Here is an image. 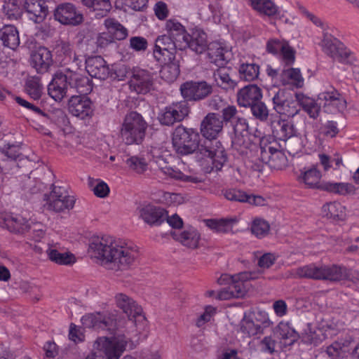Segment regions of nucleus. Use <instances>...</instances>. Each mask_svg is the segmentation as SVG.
Wrapping results in <instances>:
<instances>
[{"label":"nucleus","mask_w":359,"mask_h":359,"mask_svg":"<svg viewBox=\"0 0 359 359\" xmlns=\"http://www.w3.org/2000/svg\"><path fill=\"white\" fill-rule=\"evenodd\" d=\"M159 63L163 65L160 71L161 78L169 83L175 81L180 74V66L175 59Z\"/></svg>","instance_id":"c03bdc74"},{"label":"nucleus","mask_w":359,"mask_h":359,"mask_svg":"<svg viewBox=\"0 0 359 359\" xmlns=\"http://www.w3.org/2000/svg\"><path fill=\"white\" fill-rule=\"evenodd\" d=\"M258 276V274L256 273L246 271L233 276L228 274L222 275L219 279L220 283L222 281H226L229 286L228 289L221 290L218 294V297L221 299H229L244 297L248 290L246 282L250 280L256 279Z\"/></svg>","instance_id":"1a4fd4ad"},{"label":"nucleus","mask_w":359,"mask_h":359,"mask_svg":"<svg viewBox=\"0 0 359 359\" xmlns=\"http://www.w3.org/2000/svg\"><path fill=\"white\" fill-rule=\"evenodd\" d=\"M320 46L326 55L339 62L352 63L355 60L353 53L328 32H323Z\"/></svg>","instance_id":"9d476101"},{"label":"nucleus","mask_w":359,"mask_h":359,"mask_svg":"<svg viewBox=\"0 0 359 359\" xmlns=\"http://www.w3.org/2000/svg\"><path fill=\"white\" fill-rule=\"evenodd\" d=\"M338 328L327 320H322L317 326L309 324L302 333V341L314 346L323 341L326 338L335 335Z\"/></svg>","instance_id":"ddd939ff"},{"label":"nucleus","mask_w":359,"mask_h":359,"mask_svg":"<svg viewBox=\"0 0 359 359\" xmlns=\"http://www.w3.org/2000/svg\"><path fill=\"white\" fill-rule=\"evenodd\" d=\"M128 168L138 174L144 172L148 168V163L144 158L138 156H133L126 160Z\"/></svg>","instance_id":"5fc2aeb1"},{"label":"nucleus","mask_w":359,"mask_h":359,"mask_svg":"<svg viewBox=\"0 0 359 359\" xmlns=\"http://www.w3.org/2000/svg\"><path fill=\"white\" fill-rule=\"evenodd\" d=\"M91 186L93 187V191L94 194L98 198H105L110 193L108 184L100 179L91 180Z\"/></svg>","instance_id":"052dcab7"},{"label":"nucleus","mask_w":359,"mask_h":359,"mask_svg":"<svg viewBox=\"0 0 359 359\" xmlns=\"http://www.w3.org/2000/svg\"><path fill=\"white\" fill-rule=\"evenodd\" d=\"M0 39L4 46L15 50L20 45L19 32L13 25H7L1 29Z\"/></svg>","instance_id":"f704fd0d"},{"label":"nucleus","mask_w":359,"mask_h":359,"mask_svg":"<svg viewBox=\"0 0 359 359\" xmlns=\"http://www.w3.org/2000/svg\"><path fill=\"white\" fill-rule=\"evenodd\" d=\"M104 26L114 39L123 40L128 35V29L114 18L106 19Z\"/></svg>","instance_id":"79ce46f5"},{"label":"nucleus","mask_w":359,"mask_h":359,"mask_svg":"<svg viewBox=\"0 0 359 359\" xmlns=\"http://www.w3.org/2000/svg\"><path fill=\"white\" fill-rule=\"evenodd\" d=\"M140 217L146 223L158 226L167 219V212L161 208L146 206L141 210Z\"/></svg>","instance_id":"c756f323"},{"label":"nucleus","mask_w":359,"mask_h":359,"mask_svg":"<svg viewBox=\"0 0 359 359\" xmlns=\"http://www.w3.org/2000/svg\"><path fill=\"white\" fill-rule=\"evenodd\" d=\"M111 9L109 0H91V12H95V17L102 18Z\"/></svg>","instance_id":"13d9d810"},{"label":"nucleus","mask_w":359,"mask_h":359,"mask_svg":"<svg viewBox=\"0 0 359 359\" xmlns=\"http://www.w3.org/2000/svg\"><path fill=\"white\" fill-rule=\"evenodd\" d=\"M129 47L136 52H144L147 49V40L142 36H132L130 39Z\"/></svg>","instance_id":"774afa93"},{"label":"nucleus","mask_w":359,"mask_h":359,"mask_svg":"<svg viewBox=\"0 0 359 359\" xmlns=\"http://www.w3.org/2000/svg\"><path fill=\"white\" fill-rule=\"evenodd\" d=\"M154 74L151 72L139 67L131 69L129 86L137 93L146 94L153 88Z\"/></svg>","instance_id":"f3484780"},{"label":"nucleus","mask_w":359,"mask_h":359,"mask_svg":"<svg viewBox=\"0 0 359 359\" xmlns=\"http://www.w3.org/2000/svg\"><path fill=\"white\" fill-rule=\"evenodd\" d=\"M279 55L280 56L282 62L286 65L290 66L293 65L294 62L295 51L291 46H289L288 43H285Z\"/></svg>","instance_id":"69168bd1"},{"label":"nucleus","mask_w":359,"mask_h":359,"mask_svg":"<svg viewBox=\"0 0 359 359\" xmlns=\"http://www.w3.org/2000/svg\"><path fill=\"white\" fill-rule=\"evenodd\" d=\"M206 226L217 233H227L232 231L233 226L237 224L236 217L225 218L220 219H206Z\"/></svg>","instance_id":"58836bf2"},{"label":"nucleus","mask_w":359,"mask_h":359,"mask_svg":"<svg viewBox=\"0 0 359 359\" xmlns=\"http://www.w3.org/2000/svg\"><path fill=\"white\" fill-rule=\"evenodd\" d=\"M164 30L167 34L175 40V44L179 47L185 46L184 43L188 36L186 27L177 19L170 18L165 22Z\"/></svg>","instance_id":"bb28decb"},{"label":"nucleus","mask_w":359,"mask_h":359,"mask_svg":"<svg viewBox=\"0 0 359 359\" xmlns=\"http://www.w3.org/2000/svg\"><path fill=\"white\" fill-rule=\"evenodd\" d=\"M69 85V74L56 72L48 85V93L55 101H61L67 94Z\"/></svg>","instance_id":"412c9836"},{"label":"nucleus","mask_w":359,"mask_h":359,"mask_svg":"<svg viewBox=\"0 0 359 359\" xmlns=\"http://www.w3.org/2000/svg\"><path fill=\"white\" fill-rule=\"evenodd\" d=\"M213 73L214 81L216 85L225 90H232L237 86V82L230 76V69L223 66Z\"/></svg>","instance_id":"2f4dec72"},{"label":"nucleus","mask_w":359,"mask_h":359,"mask_svg":"<svg viewBox=\"0 0 359 359\" xmlns=\"http://www.w3.org/2000/svg\"><path fill=\"white\" fill-rule=\"evenodd\" d=\"M250 107L252 115L259 120L264 121L268 118L269 110L264 102L258 101Z\"/></svg>","instance_id":"0e129e2a"},{"label":"nucleus","mask_w":359,"mask_h":359,"mask_svg":"<svg viewBox=\"0 0 359 359\" xmlns=\"http://www.w3.org/2000/svg\"><path fill=\"white\" fill-rule=\"evenodd\" d=\"M69 113L81 119H84L90 114V96L88 95H76L71 97L68 102Z\"/></svg>","instance_id":"5701e85b"},{"label":"nucleus","mask_w":359,"mask_h":359,"mask_svg":"<svg viewBox=\"0 0 359 359\" xmlns=\"http://www.w3.org/2000/svg\"><path fill=\"white\" fill-rule=\"evenodd\" d=\"M248 313L256 321V323L259 325L262 331L264 328L268 327L272 324V322L269 319V314L264 311H249Z\"/></svg>","instance_id":"e2e57ef3"},{"label":"nucleus","mask_w":359,"mask_h":359,"mask_svg":"<svg viewBox=\"0 0 359 359\" xmlns=\"http://www.w3.org/2000/svg\"><path fill=\"white\" fill-rule=\"evenodd\" d=\"M109 74V68L102 57H91V78L104 80L108 78Z\"/></svg>","instance_id":"a19ab883"},{"label":"nucleus","mask_w":359,"mask_h":359,"mask_svg":"<svg viewBox=\"0 0 359 359\" xmlns=\"http://www.w3.org/2000/svg\"><path fill=\"white\" fill-rule=\"evenodd\" d=\"M89 60L90 56L88 55V53H74L73 63L76 65L77 69H79L81 72L84 71L90 75V72L88 70Z\"/></svg>","instance_id":"338daca9"},{"label":"nucleus","mask_w":359,"mask_h":359,"mask_svg":"<svg viewBox=\"0 0 359 359\" xmlns=\"http://www.w3.org/2000/svg\"><path fill=\"white\" fill-rule=\"evenodd\" d=\"M296 98L299 103V107L301 106L311 118L316 119L318 117L320 106L314 99L302 93L297 94Z\"/></svg>","instance_id":"e433bc0d"},{"label":"nucleus","mask_w":359,"mask_h":359,"mask_svg":"<svg viewBox=\"0 0 359 359\" xmlns=\"http://www.w3.org/2000/svg\"><path fill=\"white\" fill-rule=\"evenodd\" d=\"M177 49L179 47L175 44V40L165 33L156 39L153 55L158 62H166L175 58Z\"/></svg>","instance_id":"2eb2a0df"},{"label":"nucleus","mask_w":359,"mask_h":359,"mask_svg":"<svg viewBox=\"0 0 359 359\" xmlns=\"http://www.w3.org/2000/svg\"><path fill=\"white\" fill-rule=\"evenodd\" d=\"M241 330L243 333H245L249 336H255L262 332L259 325L256 323V321L248 312L245 313L241 322Z\"/></svg>","instance_id":"3c124183"},{"label":"nucleus","mask_w":359,"mask_h":359,"mask_svg":"<svg viewBox=\"0 0 359 359\" xmlns=\"http://www.w3.org/2000/svg\"><path fill=\"white\" fill-rule=\"evenodd\" d=\"M69 85L72 88H75L79 95L90 94V79L79 72H69Z\"/></svg>","instance_id":"72a5a7b5"},{"label":"nucleus","mask_w":359,"mask_h":359,"mask_svg":"<svg viewBox=\"0 0 359 359\" xmlns=\"http://www.w3.org/2000/svg\"><path fill=\"white\" fill-rule=\"evenodd\" d=\"M234 135L231 145L241 155H246L251 168L262 171L265 165L273 169H283L287 164L283 145L277 140L262 139L259 147L252 144L251 129L244 118H236L233 122Z\"/></svg>","instance_id":"f03ea898"},{"label":"nucleus","mask_w":359,"mask_h":359,"mask_svg":"<svg viewBox=\"0 0 359 359\" xmlns=\"http://www.w3.org/2000/svg\"><path fill=\"white\" fill-rule=\"evenodd\" d=\"M31 63L38 73L47 72L53 63L51 51L46 47H39L31 55Z\"/></svg>","instance_id":"b1692460"},{"label":"nucleus","mask_w":359,"mask_h":359,"mask_svg":"<svg viewBox=\"0 0 359 359\" xmlns=\"http://www.w3.org/2000/svg\"><path fill=\"white\" fill-rule=\"evenodd\" d=\"M115 304L128 316L124 330H118L111 337H100L94 344V348L101 351L107 359H119L127 348H134L147 336V321L142 314V309L131 297L124 293H117Z\"/></svg>","instance_id":"f257e3e1"},{"label":"nucleus","mask_w":359,"mask_h":359,"mask_svg":"<svg viewBox=\"0 0 359 359\" xmlns=\"http://www.w3.org/2000/svg\"><path fill=\"white\" fill-rule=\"evenodd\" d=\"M278 124L279 126L278 135L280 139V141H278L280 143L295 135L294 126L292 123L280 121H278Z\"/></svg>","instance_id":"bf43d9fd"},{"label":"nucleus","mask_w":359,"mask_h":359,"mask_svg":"<svg viewBox=\"0 0 359 359\" xmlns=\"http://www.w3.org/2000/svg\"><path fill=\"white\" fill-rule=\"evenodd\" d=\"M149 155L151 157V161L156 164L159 170L173 180L195 184L202 181L201 176L183 162L179 163L177 167L169 166L167 159L156 148L152 149Z\"/></svg>","instance_id":"39448f33"},{"label":"nucleus","mask_w":359,"mask_h":359,"mask_svg":"<svg viewBox=\"0 0 359 359\" xmlns=\"http://www.w3.org/2000/svg\"><path fill=\"white\" fill-rule=\"evenodd\" d=\"M147 123L137 111H130L123 119L120 135L123 142L130 145L140 144L145 137Z\"/></svg>","instance_id":"0eeeda50"},{"label":"nucleus","mask_w":359,"mask_h":359,"mask_svg":"<svg viewBox=\"0 0 359 359\" xmlns=\"http://www.w3.org/2000/svg\"><path fill=\"white\" fill-rule=\"evenodd\" d=\"M55 18L63 25H77L83 21V15L70 3L59 5L55 11Z\"/></svg>","instance_id":"4be33fe9"},{"label":"nucleus","mask_w":359,"mask_h":359,"mask_svg":"<svg viewBox=\"0 0 359 359\" xmlns=\"http://www.w3.org/2000/svg\"><path fill=\"white\" fill-rule=\"evenodd\" d=\"M93 254L101 264L117 276L121 275L118 271L127 270L135 259L130 248H94Z\"/></svg>","instance_id":"423d86ee"},{"label":"nucleus","mask_w":359,"mask_h":359,"mask_svg":"<svg viewBox=\"0 0 359 359\" xmlns=\"http://www.w3.org/2000/svg\"><path fill=\"white\" fill-rule=\"evenodd\" d=\"M47 255L51 261L61 265H70L76 262L74 255L69 252H60L56 249H49Z\"/></svg>","instance_id":"09e8293b"},{"label":"nucleus","mask_w":359,"mask_h":359,"mask_svg":"<svg viewBox=\"0 0 359 359\" xmlns=\"http://www.w3.org/2000/svg\"><path fill=\"white\" fill-rule=\"evenodd\" d=\"M321 177L320 171L313 166L301 170L299 179L300 182H304L309 187L316 188L318 187Z\"/></svg>","instance_id":"ea45409f"},{"label":"nucleus","mask_w":359,"mask_h":359,"mask_svg":"<svg viewBox=\"0 0 359 359\" xmlns=\"http://www.w3.org/2000/svg\"><path fill=\"white\" fill-rule=\"evenodd\" d=\"M320 104L323 105L325 112L336 114L343 112L347 107L345 97L334 88L325 90L318 95Z\"/></svg>","instance_id":"dca6fc26"},{"label":"nucleus","mask_w":359,"mask_h":359,"mask_svg":"<svg viewBox=\"0 0 359 359\" xmlns=\"http://www.w3.org/2000/svg\"><path fill=\"white\" fill-rule=\"evenodd\" d=\"M176 239L184 245L197 247L199 245L200 235L195 228L189 227L177 236Z\"/></svg>","instance_id":"8fccbe9b"},{"label":"nucleus","mask_w":359,"mask_h":359,"mask_svg":"<svg viewBox=\"0 0 359 359\" xmlns=\"http://www.w3.org/2000/svg\"><path fill=\"white\" fill-rule=\"evenodd\" d=\"M238 72L241 79L253 81L259 76V67L255 63L243 62L239 66Z\"/></svg>","instance_id":"de8ad7c7"},{"label":"nucleus","mask_w":359,"mask_h":359,"mask_svg":"<svg viewBox=\"0 0 359 359\" xmlns=\"http://www.w3.org/2000/svg\"><path fill=\"white\" fill-rule=\"evenodd\" d=\"M184 43L186 45L182 46L179 50H183L189 48L196 54L203 53L209 46L206 33L198 27L191 29L190 33L188 32V36Z\"/></svg>","instance_id":"6ab92c4d"},{"label":"nucleus","mask_w":359,"mask_h":359,"mask_svg":"<svg viewBox=\"0 0 359 359\" xmlns=\"http://www.w3.org/2000/svg\"><path fill=\"white\" fill-rule=\"evenodd\" d=\"M217 309L212 306H206L203 312L196 319V325L198 327L204 326L207 323L210 322L216 314Z\"/></svg>","instance_id":"680f3d73"},{"label":"nucleus","mask_w":359,"mask_h":359,"mask_svg":"<svg viewBox=\"0 0 359 359\" xmlns=\"http://www.w3.org/2000/svg\"><path fill=\"white\" fill-rule=\"evenodd\" d=\"M207 50L210 62L217 66H223L230 60L231 53L229 48L221 42L214 41L209 43Z\"/></svg>","instance_id":"cd10ccee"},{"label":"nucleus","mask_w":359,"mask_h":359,"mask_svg":"<svg viewBox=\"0 0 359 359\" xmlns=\"http://www.w3.org/2000/svg\"><path fill=\"white\" fill-rule=\"evenodd\" d=\"M262 97V90L256 85H248L237 93L238 105L244 107H251Z\"/></svg>","instance_id":"a878e982"},{"label":"nucleus","mask_w":359,"mask_h":359,"mask_svg":"<svg viewBox=\"0 0 359 359\" xmlns=\"http://www.w3.org/2000/svg\"><path fill=\"white\" fill-rule=\"evenodd\" d=\"M24 8L29 14L30 20L36 23L43 21L48 13L44 0H25Z\"/></svg>","instance_id":"c85d7f7f"},{"label":"nucleus","mask_w":359,"mask_h":359,"mask_svg":"<svg viewBox=\"0 0 359 359\" xmlns=\"http://www.w3.org/2000/svg\"><path fill=\"white\" fill-rule=\"evenodd\" d=\"M283 148L287 150L289 154L297 156L304 150H310L313 148L312 143L309 141L308 135L299 136L294 135L281 143Z\"/></svg>","instance_id":"393cba45"},{"label":"nucleus","mask_w":359,"mask_h":359,"mask_svg":"<svg viewBox=\"0 0 359 359\" xmlns=\"http://www.w3.org/2000/svg\"><path fill=\"white\" fill-rule=\"evenodd\" d=\"M0 226L9 231L26 234L36 242H39L45 234V226L41 222L30 218L27 219L21 215L5 213L0 217Z\"/></svg>","instance_id":"20e7f679"},{"label":"nucleus","mask_w":359,"mask_h":359,"mask_svg":"<svg viewBox=\"0 0 359 359\" xmlns=\"http://www.w3.org/2000/svg\"><path fill=\"white\" fill-rule=\"evenodd\" d=\"M273 109L276 111L287 118H292L299 111L297 100L288 99L283 90H278L273 97Z\"/></svg>","instance_id":"a211bd4d"},{"label":"nucleus","mask_w":359,"mask_h":359,"mask_svg":"<svg viewBox=\"0 0 359 359\" xmlns=\"http://www.w3.org/2000/svg\"><path fill=\"white\" fill-rule=\"evenodd\" d=\"M251 6L262 15L267 16L283 17L280 15L278 7L271 0H249Z\"/></svg>","instance_id":"4c0bfd02"},{"label":"nucleus","mask_w":359,"mask_h":359,"mask_svg":"<svg viewBox=\"0 0 359 359\" xmlns=\"http://www.w3.org/2000/svg\"><path fill=\"white\" fill-rule=\"evenodd\" d=\"M3 11L10 20H17L21 16L22 8L18 0H8L3 5Z\"/></svg>","instance_id":"603ef678"},{"label":"nucleus","mask_w":359,"mask_h":359,"mask_svg":"<svg viewBox=\"0 0 359 359\" xmlns=\"http://www.w3.org/2000/svg\"><path fill=\"white\" fill-rule=\"evenodd\" d=\"M324 189L339 195H353L356 191L355 187L348 182H327L324 184Z\"/></svg>","instance_id":"49530a36"},{"label":"nucleus","mask_w":359,"mask_h":359,"mask_svg":"<svg viewBox=\"0 0 359 359\" xmlns=\"http://www.w3.org/2000/svg\"><path fill=\"white\" fill-rule=\"evenodd\" d=\"M199 135L191 128L177 126L172 134V144L176 151L182 155L194 152L199 147Z\"/></svg>","instance_id":"9b49d317"},{"label":"nucleus","mask_w":359,"mask_h":359,"mask_svg":"<svg viewBox=\"0 0 359 359\" xmlns=\"http://www.w3.org/2000/svg\"><path fill=\"white\" fill-rule=\"evenodd\" d=\"M222 128L223 120L219 114L215 113L208 114L201 124V133L206 139L201 145V153L211 159L216 170H220L226 161L224 149L216 140Z\"/></svg>","instance_id":"7ed1b4c3"},{"label":"nucleus","mask_w":359,"mask_h":359,"mask_svg":"<svg viewBox=\"0 0 359 359\" xmlns=\"http://www.w3.org/2000/svg\"><path fill=\"white\" fill-rule=\"evenodd\" d=\"M298 273L300 276L303 277L327 279L333 281L341 280L347 278L348 276V271L346 268L335 265L319 267L315 265L305 266L299 269Z\"/></svg>","instance_id":"f8f14e48"},{"label":"nucleus","mask_w":359,"mask_h":359,"mask_svg":"<svg viewBox=\"0 0 359 359\" xmlns=\"http://www.w3.org/2000/svg\"><path fill=\"white\" fill-rule=\"evenodd\" d=\"M280 81L283 86L291 85L297 88L304 86V78L298 68L284 69L280 74Z\"/></svg>","instance_id":"c9c22d12"},{"label":"nucleus","mask_w":359,"mask_h":359,"mask_svg":"<svg viewBox=\"0 0 359 359\" xmlns=\"http://www.w3.org/2000/svg\"><path fill=\"white\" fill-rule=\"evenodd\" d=\"M212 86L205 81L186 82L180 88L182 96L190 100L203 99L212 93Z\"/></svg>","instance_id":"aec40b11"},{"label":"nucleus","mask_w":359,"mask_h":359,"mask_svg":"<svg viewBox=\"0 0 359 359\" xmlns=\"http://www.w3.org/2000/svg\"><path fill=\"white\" fill-rule=\"evenodd\" d=\"M189 113V107L186 101L173 102L159 111L158 120L161 125L171 126L184 120Z\"/></svg>","instance_id":"4468645a"},{"label":"nucleus","mask_w":359,"mask_h":359,"mask_svg":"<svg viewBox=\"0 0 359 359\" xmlns=\"http://www.w3.org/2000/svg\"><path fill=\"white\" fill-rule=\"evenodd\" d=\"M130 245L128 240L116 238L109 235H93L91 237V245L94 247H126Z\"/></svg>","instance_id":"473e14b6"},{"label":"nucleus","mask_w":359,"mask_h":359,"mask_svg":"<svg viewBox=\"0 0 359 359\" xmlns=\"http://www.w3.org/2000/svg\"><path fill=\"white\" fill-rule=\"evenodd\" d=\"M349 344L336 341L327 348L326 353L332 359H339L350 354Z\"/></svg>","instance_id":"864d4df0"},{"label":"nucleus","mask_w":359,"mask_h":359,"mask_svg":"<svg viewBox=\"0 0 359 359\" xmlns=\"http://www.w3.org/2000/svg\"><path fill=\"white\" fill-rule=\"evenodd\" d=\"M270 229L269 224L264 219L256 218L251 224V231L257 238L266 236Z\"/></svg>","instance_id":"6e6d98bb"},{"label":"nucleus","mask_w":359,"mask_h":359,"mask_svg":"<svg viewBox=\"0 0 359 359\" xmlns=\"http://www.w3.org/2000/svg\"><path fill=\"white\" fill-rule=\"evenodd\" d=\"M43 207L55 212H64L72 210L76 202L74 196L70 195L67 186L52 184L50 191L43 196Z\"/></svg>","instance_id":"6e6552de"},{"label":"nucleus","mask_w":359,"mask_h":359,"mask_svg":"<svg viewBox=\"0 0 359 359\" xmlns=\"http://www.w3.org/2000/svg\"><path fill=\"white\" fill-rule=\"evenodd\" d=\"M323 213L325 217L333 222L344 219L345 208L339 203H330L323 206Z\"/></svg>","instance_id":"37998d69"},{"label":"nucleus","mask_w":359,"mask_h":359,"mask_svg":"<svg viewBox=\"0 0 359 359\" xmlns=\"http://www.w3.org/2000/svg\"><path fill=\"white\" fill-rule=\"evenodd\" d=\"M25 90L31 98L39 100L43 91L41 78L36 76L29 77L25 82Z\"/></svg>","instance_id":"a18cd8bd"},{"label":"nucleus","mask_w":359,"mask_h":359,"mask_svg":"<svg viewBox=\"0 0 359 359\" xmlns=\"http://www.w3.org/2000/svg\"><path fill=\"white\" fill-rule=\"evenodd\" d=\"M1 152L11 160H17L21 156V144L19 143H6L0 148Z\"/></svg>","instance_id":"4d7b16f0"},{"label":"nucleus","mask_w":359,"mask_h":359,"mask_svg":"<svg viewBox=\"0 0 359 359\" xmlns=\"http://www.w3.org/2000/svg\"><path fill=\"white\" fill-rule=\"evenodd\" d=\"M276 334L283 346H290L299 338L298 333L289 322H280L276 327Z\"/></svg>","instance_id":"7c9ffc66"}]
</instances>
